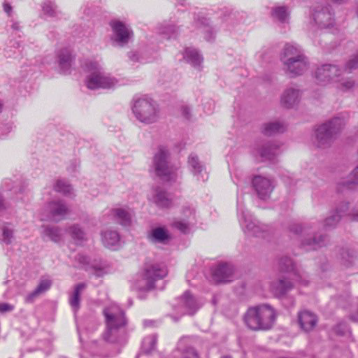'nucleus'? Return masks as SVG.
Here are the masks:
<instances>
[{
  "label": "nucleus",
  "mask_w": 358,
  "mask_h": 358,
  "mask_svg": "<svg viewBox=\"0 0 358 358\" xmlns=\"http://www.w3.org/2000/svg\"><path fill=\"white\" fill-rule=\"evenodd\" d=\"M49 347H50V342L48 340H41L38 341V343L36 348H31L27 349L28 352H34L36 350H42L45 355V356H47L49 353Z\"/></svg>",
  "instance_id": "de8ad7c7"
},
{
  "label": "nucleus",
  "mask_w": 358,
  "mask_h": 358,
  "mask_svg": "<svg viewBox=\"0 0 358 358\" xmlns=\"http://www.w3.org/2000/svg\"><path fill=\"white\" fill-rule=\"evenodd\" d=\"M170 153L163 145L158 147L157 152L153 157V167L157 176L165 181L171 179L172 169L169 163Z\"/></svg>",
  "instance_id": "0eeeda50"
},
{
  "label": "nucleus",
  "mask_w": 358,
  "mask_h": 358,
  "mask_svg": "<svg viewBox=\"0 0 358 358\" xmlns=\"http://www.w3.org/2000/svg\"><path fill=\"white\" fill-rule=\"evenodd\" d=\"M11 28L13 30L19 31L20 29V23L18 22H13L11 25Z\"/></svg>",
  "instance_id": "338daca9"
},
{
  "label": "nucleus",
  "mask_w": 358,
  "mask_h": 358,
  "mask_svg": "<svg viewBox=\"0 0 358 358\" xmlns=\"http://www.w3.org/2000/svg\"><path fill=\"white\" fill-rule=\"evenodd\" d=\"M195 26L199 28L204 27V38L207 41H212L215 39V34L213 30L208 27V20L205 17L197 16L194 18Z\"/></svg>",
  "instance_id": "f704fd0d"
},
{
  "label": "nucleus",
  "mask_w": 358,
  "mask_h": 358,
  "mask_svg": "<svg viewBox=\"0 0 358 358\" xmlns=\"http://www.w3.org/2000/svg\"><path fill=\"white\" fill-rule=\"evenodd\" d=\"M128 57L129 59L134 62L138 61V55L136 52H128Z\"/></svg>",
  "instance_id": "052dcab7"
},
{
  "label": "nucleus",
  "mask_w": 358,
  "mask_h": 358,
  "mask_svg": "<svg viewBox=\"0 0 358 358\" xmlns=\"http://www.w3.org/2000/svg\"><path fill=\"white\" fill-rule=\"evenodd\" d=\"M349 319L354 322H358V306L357 311L349 315Z\"/></svg>",
  "instance_id": "e2e57ef3"
},
{
  "label": "nucleus",
  "mask_w": 358,
  "mask_h": 358,
  "mask_svg": "<svg viewBox=\"0 0 358 358\" xmlns=\"http://www.w3.org/2000/svg\"><path fill=\"white\" fill-rule=\"evenodd\" d=\"M180 358H200L196 350L192 347L187 348L182 353Z\"/></svg>",
  "instance_id": "603ef678"
},
{
  "label": "nucleus",
  "mask_w": 358,
  "mask_h": 358,
  "mask_svg": "<svg viewBox=\"0 0 358 358\" xmlns=\"http://www.w3.org/2000/svg\"><path fill=\"white\" fill-rule=\"evenodd\" d=\"M85 70L90 73L86 78L87 87L90 90L110 89L117 83L115 78H111L103 71L97 62H87Z\"/></svg>",
  "instance_id": "7ed1b4c3"
},
{
  "label": "nucleus",
  "mask_w": 358,
  "mask_h": 358,
  "mask_svg": "<svg viewBox=\"0 0 358 358\" xmlns=\"http://www.w3.org/2000/svg\"><path fill=\"white\" fill-rule=\"evenodd\" d=\"M132 111L136 118L141 122L152 124L158 118V109L155 102L148 98L134 100Z\"/></svg>",
  "instance_id": "39448f33"
},
{
  "label": "nucleus",
  "mask_w": 358,
  "mask_h": 358,
  "mask_svg": "<svg viewBox=\"0 0 358 358\" xmlns=\"http://www.w3.org/2000/svg\"><path fill=\"white\" fill-rule=\"evenodd\" d=\"M331 1L334 3H338V4L344 3L346 1V0H331Z\"/></svg>",
  "instance_id": "774afa93"
},
{
  "label": "nucleus",
  "mask_w": 358,
  "mask_h": 358,
  "mask_svg": "<svg viewBox=\"0 0 358 358\" xmlns=\"http://www.w3.org/2000/svg\"><path fill=\"white\" fill-rule=\"evenodd\" d=\"M4 11L8 15H10L12 12V6L10 4L6 1H5L3 4Z\"/></svg>",
  "instance_id": "680f3d73"
},
{
  "label": "nucleus",
  "mask_w": 358,
  "mask_h": 358,
  "mask_svg": "<svg viewBox=\"0 0 358 358\" xmlns=\"http://www.w3.org/2000/svg\"><path fill=\"white\" fill-rule=\"evenodd\" d=\"M6 209V206L3 197L0 194V212Z\"/></svg>",
  "instance_id": "0e129e2a"
},
{
  "label": "nucleus",
  "mask_w": 358,
  "mask_h": 358,
  "mask_svg": "<svg viewBox=\"0 0 358 358\" xmlns=\"http://www.w3.org/2000/svg\"><path fill=\"white\" fill-rule=\"evenodd\" d=\"M286 130V126L280 122H270L262 126V133L267 136L282 134Z\"/></svg>",
  "instance_id": "473e14b6"
},
{
  "label": "nucleus",
  "mask_w": 358,
  "mask_h": 358,
  "mask_svg": "<svg viewBox=\"0 0 358 358\" xmlns=\"http://www.w3.org/2000/svg\"><path fill=\"white\" fill-rule=\"evenodd\" d=\"M335 334L340 336H352V331L348 324L344 321L339 322L333 328Z\"/></svg>",
  "instance_id": "ea45409f"
},
{
  "label": "nucleus",
  "mask_w": 358,
  "mask_h": 358,
  "mask_svg": "<svg viewBox=\"0 0 358 358\" xmlns=\"http://www.w3.org/2000/svg\"><path fill=\"white\" fill-rule=\"evenodd\" d=\"M85 287L86 285L83 282L77 284L72 296L70 297L69 303L74 312H76L80 308V292Z\"/></svg>",
  "instance_id": "e433bc0d"
},
{
  "label": "nucleus",
  "mask_w": 358,
  "mask_h": 358,
  "mask_svg": "<svg viewBox=\"0 0 358 358\" xmlns=\"http://www.w3.org/2000/svg\"><path fill=\"white\" fill-rule=\"evenodd\" d=\"M69 231L75 241H82L85 239V234L78 224L71 226L69 228Z\"/></svg>",
  "instance_id": "c03bdc74"
},
{
  "label": "nucleus",
  "mask_w": 358,
  "mask_h": 358,
  "mask_svg": "<svg viewBox=\"0 0 358 358\" xmlns=\"http://www.w3.org/2000/svg\"><path fill=\"white\" fill-rule=\"evenodd\" d=\"M317 317L313 313L304 310L298 313V323L305 332L311 331L317 325Z\"/></svg>",
  "instance_id": "412c9836"
},
{
  "label": "nucleus",
  "mask_w": 358,
  "mask_h": 358,
  "mask_svg": "<svg viewBox=\"0 0 358 358\" xmlns=\"http://www.w3.org/2000/svg\"><path fill=\"white\" fill-rule=\"evenodd\" d=\"M233 273V266L230 264L222 262L213 270L212 278L216 283L227 282L231 280Z\"/></svg>",
  "instance_id": "f3484780"
},
{
  "label": "nucleus",
  "mask_w": 358,
  "mask_h": 358,
  "mask_svg": "<svg viewBox=\"0 0 358 358\" xmlns=\"http://www.w3.org/2000/svg\"><path fill=\"white\" fill-rule=\"evenodd\" d=\"M296 278H287L280 276L271 282L270 288L273 296L280 299L287 308L294 306V299L293 297H287V294L294 287Z\"/></svg>",
  "instance_id": "423d86ee"
},
{
  "label": "nucleus",
  "mask_w": 358,
  "mask_h": 358,
  "mask_svg": "<svg viewBox=\"0 0 358 358\" xmlns=\"http://www.w3.org/2000/svg\"><path fill=\"white\" fill-rule=\"evenodd\" d=\"M289 231L296 235H299L301 233H303L305 231V229H303L300 224H292L289 227Z\"/></svg>",
  "instance_id": "5fc2aeb1"
},
{
  "label": "nucleus",
  "mask_w": 358,
  "mask_h": 358,
  "mask_svg": "<svg viewBox=\"0 0 358 358\" xmlns=\"http://www.w3.org/2000/svg\"><path fill=\"white\" fill-rule=\"evenodd\" d=\"M159 33L164 36V38L171 39L176 38L178 33V28L173 24H168L159 29Z\"/></svg>",
  "instance_id": "37998d69"
},
{
  "label": "nucleus",
  "mask_w": 358,
  "mask_h": 358,
  "mask_svg": "<svg viewBox=\"0 0 358 358\" xmlns=\"http://www.w3.org/2000/svg\"><path fill=\"white\" fill-rule=\"evenodd\" d=\"M271 15L274 20L286 23L288 22L289 13L285 6H275L271 9Z\"/></svg>",
  "instance_id": "c9c22d12"
},
{
  "label": "nucleus",
  "mask_w": 358,
  "mask_h": 358,
  "mask_svg": "<svg viewBox=\"0 0 358 358\" xmlns=\"http://www.w3.org/2000/svg\"><path fill=\"white\" fill-rule=\"evenodd\" d=\"M184 59L195 68L199 67L203 62V57L196 50L187 48L184 52Z\"/></svg>",
  "instance_id": "72a5a7b5"
},
{
  "label": "nucleus",
  "mask_w": 358,
  "mask_h": 358,
  "mask_svg": "<svg viewBox=\"0 0 358 358\" xmlns=\"http://www.w3.org/2000/svg\"><path fill=\"white\" fill-rule=\"evenodd\" d=\"M252 185L258 197L262 200L268 199L274 188L269 179L261 176H255L252 178Z\"/></svg>",
  "instance_id": "ddd939ff"
},
{
  "label": "nucleus",
  "mask_w": 358,
  "mask_h": 358,
  "mask_svg": "<svg viewBox=\"0 0 358 358\" xmlns=\"http://www.w3.org/2000/svg\"><path fill=\"white\" fill-rule=\"evenodd\" d=\"M238 216L241 226L242 227L245 234L252 236L254 233V230L255 227H259L257 226L259 220L255 218L252 217V216L249 214L248 211L244 210L239 204V201H238Z\"/></svg>",
  "instance_id": "dca6fc26"
},
{
  "label": "nucleus",
  "mask_w": 358,
  "mask_h": 358,
  "mask_svg": "<svg viewBox=\"0 0 358 358\" xmlns=\"http://www.w3.org/2000/svg\"><path fill=\"white\" fill-rule=\"evenodd\" d=\"M304 55L301 50L293 45L286 44L280 55V60L285 64Z\"/></svg>",
  "instance_id": "cd10ccee"
},
{
  "label": "nucleus",
  "mask_w": 358,
  "mask_h": 358,
  "mask_svg": "<svg viewBox=\"0 0 358 358\" xmlns=\"http://www.w3.org/2000/svg\"><path fill=\"white\" fill-rule=\"evenodd\" d=\"M46 210L50 219L56 222L64 220L69 212V208L63 200L52 201L48 203Z\"/></svg>",
  "instance_id": "4468645a"
},
{
  "label": "nucleus",
  "mask_w": 358,
  "mask_h": 358,
  "mask_svg": "<svg viewBox=\"0 0 358 358\" xmlns=\"http://www.w3.org/2000/svg\"><path fill=\"white\" fill-rule=\"evenodd\" d=\"M342 264L345 266H350L352 264V259L354 258V254L352 251L348 249H343L341 253Z\"/></svg>",
  "instance_id": "09e8293b"
},
{
  "label": "nucleus",
  "mask_w": 358,
  "mask_h": 358,
  "mask_svg": "<svg viewBox=\"0 0 358 358\" xmlns=\"http://www.w3.org/2000/svg\"><path fill=\"white\" fill-rule=\"evenodd\" d=\"M300 100V91L294 88H288L284 91L280 98L281 105L286 108H293Z\"/></svg>",
  "instance_id": "393cba45"
},
{
  "label": "nucleus",
  "mask_w": 358,
  "mask_h": 358,
  "mask_svg": "<svg viewBox=\"0 0 358 358\" xmlns=\"http://www.w3.org/2000/svg\"><path fill=\"white\" fill-rule=\"evenodd\" d=\"M157 338L155 335L145 338L143 342V351L145 354H150L157 346Z\"/></svg>",
  "instance_id": "a19ab883"
},
{
  "label": "nucleus",
  "mask_w": 358,
  "mask_h": 358,
  "mask_svg": "<svg viewBox=\"0 0 358 358\" xmlns=\"http://www.w3.org/2000/svg\"><path fill=\"white\" fill-rule=\"evenodd\" d=\"M148 240L153 243H166L171 236L166 229L162 227L154 228L148 235Z\"/></svg>",
  "instance_id": "c756f323"
},
{
  "label": "nucleus",
  "mask_w": 358,
  "mask_h": 358,
  "mask_svg": "<svg viewBox=\"0 0 358 358\" xmlns=\"http://www.w3.org/2000/svg\"><path fill=\"white\" fill-rule=\"evenodd\" d=\"M280 145L273 141L257 142L252 150L255 157H260L262 162H273L278 155Z\"/></svg>",
  "instance_id": "1a4fd4ad"
},
{
  "label": "nucleus",
  "mask_w": 358,
  "mask_h": 358,
  "mask_svg": "<svg viewBox=\"0 0 358 358\" xmlns=\"http://www.w3.org/2000/svg\"><path fill=\"white\" fill-rule=\"evenodd\" d=\"M355 85V82L353 80H348L341 83V87L343 90H349L352 89Z\"/></svg>",
  "instance_id": "13d9d810"
},
{
  "label": "nucleus",
  "mask_w": 358,
  "mask_h": 358,
  "mask_svg": "<svg viewBox=\"0 0 358 358\" xmlns=\"http://www.w3.org/2000/svg\"><path fill=\"white\" fill-rule=\"evenodd\" d=\"M114 215L120 224L123 226H129L131 224L130 214L122 208H116L113 210Z\"/></svg>",
  "instance_id": "58836bf2"
},
{
  "label": "nucleus",
  "mask_w": 358,
  "mask_h": 358,
  "mask_svg": "<svg viewBox=\"0 0 358 358\" xmlns=\"http://www.w3.org/2000/svg\"><path fill=\"white\" fill-rule=\"evenodd\" d=\"M277 271L280 274H289L296 278V281L303 286L308 285V280L304 278L303 273L298 268L292 258L288 256H282L278 259Z\"/></svg>",
  "instance_id": "6e6552de"
},
{
  "label": "nucleus",
  "mask_w": 358,
  "mask_h": 358,
  "mask_svg": "<svg viewBox=\"0 0 358 358\" xmlns=\"http://www.w3.org/2000/svg\"><path fill=\"white\" fill-rule=\"evenodd\" d=\"M188 165L192 173L196 177L198 180L203 182L208 180V175L205 166L200 162L196 154L192 153L188 157Z\"/></svg>",
  "instance_id": "6ab92c4d"
},
{
  "label": "nucleus",
  "mask_w": 358,
  "mask_h": 358,
  "mask_svg": "<svg viewBox=\"0 0 358 358\" xmlns=\"http://www.w3.org/2000/svg\"><path fill=\"white\" fill-rule=\"evenodd\" d=\"M113 29L115 41L121 46L128 43L129 38L133 35V31L129 30L121 21L113 20L110 22Z\"/></svg>",
  "instance_id": "2eb2a0df"
},
{
  "label": "nucleus",
  "mask_w": 358,
  "mask_h": 358,
  "mask_svg": "<svg viewBox=\"0 0 358 358\" xmlns=\"http://www.w3.org/2000/svg\"><path fill=\"white\" fill-rule=\"evenodd\" d=\"M345 124V120L341 117H334L321 124L315 130L317 146L318 148L329 146L336 136L341 131Z\"/></svg>",
  "instance_id": "20e7f679"
},
{
  "label": "nucleus",
  "mask_w": 358,
  "mask_h": 358,
  "mask_svg": "<svg viewBox=\"0 0 358 358\" xmlns=\"http://www.w3.org/2000/svg\"><path fill=\"white\" fill-rule=\"evenodd\" d=\"M286 67V73L291 78L296 77L303 74L308 69V62L305 55L301 56L285 64Z\"/></svg>",
  "instance_id": "a211bd4d"
},
{
  "label": "nucleus",
  "mask_w": 358,
  "mask_h": 358,
  "mask_svg": "<svg viewBox=\"0 0 358 358\" xmlns=\"http://www.w3.org/2000/svg\"><path fill=\"white\" fill-rule=\"evenodd\" d=\"M173 226L183 234L188 233V231L189 230V223H187L185 221H181V220L176 221L173 223Z\"/></svg>",
  "instance_id": "864d4df0"
},
{
  "label": "nucleus",
  "mask_w": 358,
  "mask_h": 358,
  "mask_svg": "<svg viewBox=\"0 0 358 358\" xmlns=\"http://www.w3.org/2000/svg\"><path fill=\"white\" fill-rule=\"evenodd\" d=\"M257 226H258L259 227L255 228V230H254L255 231H254L252 236H256V237L264 238L266 236V234H267V232L269 230V227L266 224H264L260 222L259 221L257 224Z\"/></svg>",
  "instance_id": "8fccbe9b"
},
{
  "label": "nucleus",
  "mask_w": 358,
  "mask_h": 358,
  "mask_svg": "<svg viewBox=\"0 0 358 358\" xmlns=\"http://www.w3.org/2000/svg\"><path fill=\"white\" fill-rule=\"evenodd\" d=\"M15 226L10 222L0 224V243L9 245L15 239Z\"/></svg>",
  "instance_id": "a878e982"
},
{
  "label": "nucleus",
  "mask_w": 358,
  "mask_h": 358,
  "mask_svg": "<svg viewBox=\"0 0 358 358\" xmlns=\"http://www.w3.org/2000/svg\"><path fill=\"white\" fill-rule=\"evenodd\" d=\"M182 115L187 120L190 118V108L188 106L182 107Z\"/></svg>",
  "instance_id": "bf43d9fd"
},
{
  "label": "nucleus",
  "mask_w": 358,
  "mask_h": 358,
  "mask_svg": "<svg viewBox=\"0 0 358 358\" xmlns=\"http://www.w3.org/2000/svg\"><path fill=\"white\" fill-rule=\"evenodd\" d=\"M73 60L74 57L69 48H65L59 50L57 53V62L60 73L62 74L70 73Z\"/></svg>",
  "instance_id": "aec40b11"
},
{
  "label": "nucleus",
  "mask_w": 358,
  "mask_h": 358,
  "mask_svg": "<svg viewBox=\"0 0 358 358\" xmlns=\"http://www.w3.org/2000/svg\"><path fill=\"white\" fill-rule=\"evenodd\" d=\"M341 74V70L338 66L326 64L318 67L315 71V78L320 85H325Z\"/></svg>",
  "instance_id": "f8f14e48"
},
{
  "label": "nucleus",
  "mask_w": 358,
  "mask_h": 358,
  "mask_svg": "<svg viewBox=\"0 0 358 358\" xmlns=\"http://www.w3.org/2000/svg\"><path fill=\"white\" fill-rule=\"evenodd\" d=\"M101 241L103 245L112 250H117L120 241V236L117 231L107 230L101 233Z\"/></svg>",
  "instance_id": "c85d7f7f"
},
{
  "label": "nucleus",
  "mask_w": 358,
  "mask_h": 358,
  "mask_svg": "<svg viewBox=\"0 0 358 358\" xmlns=\"http://www.w3.org/2000/svg\"><path fill=\"white\" fill-rule=\"evenodd\" d=\"M76 260L78 262L84 266L85 271H88L92 264L90 262V259L88 256L78 254L76 257Z\"/></svg>",
  "instance_id": "3c124183"
},
{
  "label": "nucleus",
  "mask_w": 358,
  "mask_h": 358,
  "mask_svg": "<svg viewBox=\"0 0 358 358\" xmlns=\"http://www.w3.org/2000/svg\"><path fill=\"white\" fill-rule=\"evenodd\" d=\"M358 68V52L351 56L344 66V71L350 73Z\"/></svg>",
  "instance_id": "a18cd8bd"
},
{
  "label": "nucleus",
  "mask_w": 358,
  "mask_h": 358,
  "mask_svg": "<svg viewBox=\"0 0 358 358\" xmlns=\"http://www.w3.org/2000/svg\"><path fill=\"white\" fill-rule=\"evenodd\" d=\"M350 216L352 220L358 222V211H353L350 213Z\"/></svg>",
  "instance_id": "69168bd1"
},
{
  "label": "nucleus",
  "mask_w": 358,
  "mask_h": 358,
  "mask_svg": "<svg viewBox=\"0 0 358 358\" xmlns=\"http://www.w3.org/2000/svg\"><path fill=\"white\" fill-rule=\"evenodd\" d=\"M14 309V306L7 303H0V313H4L10 312Z\"/></svg>",
  "instance_id": "6e6d98bb"
},
{
  "label": "nucleus",
  "mask_w": 358,
  "mask_h": 358,
  "mask_svg": "<svg viewBox=\"0 0 358 358\" xmlns=\"http://www.w3.org/2000/svg\"><path fill=\"white\" fill-rule=\"evenodd\" d=\"M44 234L55 243H58L61 240V229L57 227H46Z\"/></svg>",
  "instance_id": "79ce46f5"
},
{
  "label": "nucleus",
  "mask_w": 358,
  "mask_h": 358,
  "mask_svg": "<svg viewBox=\"0 0 358 358\" xmlns=\"http://www.w3.org/2000/svg\"><path fill=\"white\" fill-rule=\"evenodd\" d=\"M54 189L66 196H71L73 192L72 186L65 180H58L54 185Z\"/></svg>",
  "instance_id": "4c0bfd02"
},
{
  "label": "nucleus",
  "mask_w": 358,
  "mask_h": 358,
  "mask_svg": "<svg viewBox=\"0 0 358 358\" xmlns=\"http://www.w3.org/2000/svg\"><path fill=\"white\" fill-rule=\"evenodd\" d=\"M312 15L314 22L321 29L329 28L334 24V14L329 5L316 6Z\"/></svg>",
  "instance_id": "9b49d317"
},
{
  "label": "nucleus",
  "mask_w": 358,
  "mask_h": 358,
  "mask_svg": "<svg viewBox=\"0 0 358 358\" xmlns=\"http://www.w3.org/2000/svg\"><path fill=\"white\" fill-rule=\"evenodd\" d=\"M90 268L94 270L93 274L96 277H101L103 275V270L100 266L92 264Z\"/></svg>",
  "instance_id": "4d7b16f0"
},
{
  "label": "nucleus",
  "mask_w": 358,
  "mask_h": 358,
  "mask_svg": "<svg viewBox=\"0 0 358 358\" xmlns=\"http://www.w3.org/2000/svg\"><path fill=\"white\" fill-rule=\"evenodd\" d=\"M43 11L50 17L57 16V6L54 2L46 1L42 6Z\"/></svg>",
  "instance_id": "49530a36"
},
{
  "label": "nucleus",
  "mask_w": 358,
  "mask_h": 358,
  "mask_svg": "<svg viewBox=\"0 0 358 358\" xmlns=\"http://www.w3.org/2000/svg\"><path fill=\"white\" fill-rule=\"evenodd\" d=\"M52 285V281L48 278L42 277L36 287L25 297V302L31 303L41 294H44L49 290Z\"/></svg>",
  "instance_id": "b1692460"
},
{
  "label": "nucleus",
  "mask_w": 358,
  "mask_h": 358,
  "mask_svg": "<svg viewBox=\"0 0 358 358\" xmlns=\"http://www.w3.org/2000/svg\"><path fill=\"white\" fill-rule=\"evenodd\" d=\"M168 273L165 266L159 264H150L144 269V279L146 281L143 289L150 291L155 288V281L164 278Z\"/></svg>",
  "instance_id": "9d476101"
},
{
  "label": "nucleus",
  "mask_w": 358,
  "mask_h": 358,
  "mask_svg": "<svg viewBox=\"0 0 358 358\" xmlns=\"http://www.w3.org/2000/svg\"><path fill=\"white\" fill-rule=\"evenodd\" d=\"M348 209L349 203L345 202L341 203L334 211L332 212V214L329 217L324 220V228L326 230L334 228Z\"/></svg>",
  "instance_id": "5701e85b"
},
{
  "label": "nucleus",
  "mask_w": 358,
  "mask_h": 358,
  "mask_svg": "<svg viewBox=\"0 0 358 358\" xmlns=\"http://www.w3.org/2000/svg\"><path fill=\"white\" fill-rule=\"evenodd\" d=\"M153 202L161 208H169L172 205V199L169 198V194L161 187H157L155 189Z\"/></svg>",
  "instance_id": "2f4dec72"
},
{
  "label": "nucleus",
  "mask_w": 358,
  "mask_h": 358,
  "mask_svg": "<svg viewBox=\"0 0 358 358\" xmlns=\"http://www.w3.org/2000/svg\"><path fill=\"white\" fill-rule=\"evenodd\" d=\"M328 241L327 235L315 234L311 238L302 239L301 247L306 251L315 250L325 246Z\"/></svg>",
  "instance_id": "4be33fe9"
},
{
  "label": "nucleus",
  "mask_w": 358,
  "mask_h": 358,
  "mask_svg": "<svg viewBox=\"0 0 358 358\" xmlns=\"http://www.w3.org/2000/svg\"><path fill=\"white\" fill-rule=\"evenodd\" d=\"M182 306L189 315H194L200 308L197 299L191 294L189 290L184 292L181 296Z\"/></svg>",
  "instance_id": "7c9ffc66"
},
{
  "label": "nucleus",
  "mask_w": 358,
  "mask_h": 358,
  "mask_svg": "<svg viewBox=\"0 0 358 358\" xmlns=\"http://www.w3.org/2000/svg\"><path fill=\"white\" fill-rule=\"evenodd\" d=\"M276 317L274 308L268 303H262L248 308L243 315V322L250 330L268 331L273 327Z\"/></svg>",
  "instance_id": "f03ea898"
},
{
  "label": "nucleus",
  "mask_w": 358,
  "mask_h": 358,
  "mask_svg": "<svg viewBox=\"0 0 358 358\" xmlns=\"http://www.w3.org/2000/svg\"><path fill=\"white\" fill-rule=\"evenodd\" d=\"M358 186V165L351 172L347 179H345L337 184V191L343 192L345 190H353Z\"/></svg>",
  "instance_id": "bb28decb"
},
{
  "label": "nucleus",
  "mask_w": 358,
  "mask_h": 358,
  "mask_svg": "<svg viewBox=\"0 0 358 358\" xmlns=\"http://www.w3.org/2000/svg\"><path fill=\"white\" fill-rule=\"evenodd\" d=\"M105 329L101 334L107 343L124 346L129 335V321L124 310L116 306L106 307L103 310Z\"/></svg>",
  "instance_id": "f257e3e1"
}]
</instances>
